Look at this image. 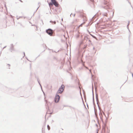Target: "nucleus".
I'll use <instances>...</instances> for the list:
<instances>
[{
    "label": "nucleus",
    "instance_id": "nucleus-1",
    "mask_svg": "<svg viewBox=\"0 0 133 133\" xmlns=\"http://www.w3.org/2000/svg\"><path fill=\"white\" fill-rule=\"evenodd\" d=\"M64 88V86L63 85H62L58 90L57 94H61L63 91Z\"/></svg>",
    "mask_w": 133,
    "mask_h": 133
},
{
    "label": "nucleus",
    "instance_id": "nucleus-2",
    "mask_svg": "<svg viewBox=\"0 0 133 133\" xmlns=\"http://www.w3.org/2000/svg\"><path fill=\"white\" fill-rule=\"evenodd\" d=\"M60 99V97L59 96L57 95H56V96L55 97V101L56 103H58L59 99Z\"/></svg>",
    "mask_w": 133,
    "mask_h": 133
},
{
    "label": "nucleus",
    "instance_id": "nucleus-3",
    "mask_svg": "<svg viewBox=\"0 0 133 133\" xmlns=\"http://www.w3.org/2000/svg\"><path fill=\"white\" fill-rule=\"evenodd\" d=\"M51 2L53 4L56 6L58 7L59 5V4L55 0H51Z\"/></svg>",
    "mask_w": 133,
    "mask_h": 133
},
{
    "label": "nucleus",
    "instance_id": "nucleus-4",
    "mask_svg": "<svg viewBox=\"0 0 133 133\" xmlns=\"http://www.w3.org/2000/svg\"><path fill=\"white\" fill-rule=\"evenodd\" d=\"M46 32L49 35L51 36L53 33L52 30L50 29H48L46 31Z\"/></svg>",
    "mask_w": 133,
    "mask_h": 133
},
{
    "label": "nucleus",
    "instance_id": "nucleus-5",
    "mask_svg": "<svg viewBox=\"0 0 133 133\" xmlns=\"http://www.w3.org/2000/svg\"><path fill=\"white\" fill-rule=\"evenodd\" d=\"M47 128H48V129L49 130H50V126H49V125H47Z\"/></svg>",
    "mask_w": 133,
    "mask_h": 133
},
{
    "label": "nucleus",
    "instance_id": "nucleus-6",
    "mask_svg": "<svg viewBox=\"0 0 133 133\" xmlns=\"http://www.w3.org/2000/svg\"><path fill=\"white\" fill-rule=\"evenodd\" d=\"M82 25H83V24H81L80 25H79L78 27L79 28L80 27H82Z\"/></svg>",
    "mask_w": 133,
    "mask_h": 133
},
{
    "label": "nucleus",
    "instance_id": "nucleus-7",
    "mask_svg": "<svg viewBox=\"0 0 133 133\" xmlns=\"http://www.w3.org/2000/svg\"><path fill=\"white\" fill-rule=\"evenodd\" d=\"M89 71L90 72H91V69L89 70Z\"/></svg>",
    "mask_w": 133,
    "mask_h": 133
},
{
    "label": "nucleus",
    "instance_id": "nucleus-8",
    "mask_svg": "<svg viewBox=\"0 0 133 133\" xmlns=\"http://www.w3.org/2000/svg\"><path fill=\"white\" fill-rule=\"evenodd\" d=\"M21 2H23L22 1H21V0H19Z\"/></svg>",
    "mask_w": 133,
    "mask_h": 133
},
{
    "label": "nucleus",
    "instance_id": "nucleus-9",
    "mask_svg": "<svg viewBox=\"0 0 133 133\" xmlns=\"http://www.w3.org/2000/svg\"><path fill=\"white\" fill-rule=\"evenodd\" d=\"M85 68L87 69H88V67H86Z\"/></svg>",
    "mask_w": 133,
    "mask_h": 133
}]
</instances>
